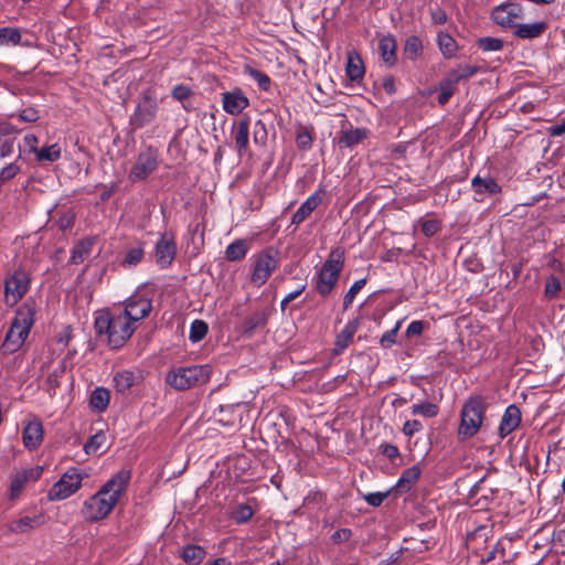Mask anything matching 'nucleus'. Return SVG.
Masks as SVG:
<instances>
[{
	"label": "nucleus",
	"instance_id": "1a4fd4ad",
	"mask_svg": "<svg viewBox=\"0 0 565 565\" xmlns=\"http://www.w3.org/2000/svg\"><path fill=\"white\" fill-rule=\"evenodd\" d=\"M159 166L158 151L152 147L141 150L129 171V180L139 182L146 180Z\"/></svg>",
	"mask_w": 565,
	"mask_h": 565
},
{
	"label": "nucleus",
	"instance_id": "052dcab7",
	"mask_svg": "<svg viewBox=\"0 0 565 565\" xmlns=\"http://www.w3.org/2000/svg\"><path fill=\"white\" fill-rule=\"evenodd\" d=\"M381 452L386 456L390 460H394L399 457V450L397 446L392 444H382L380 446Z\"/></svg>",
	"mask_w": 565,
	"mask_h": 565
},
{
	"label": "nucleus",
	"instance_id": "f257e3e1",
	"mask_svg": "<svg viewBox=\"0 0 565 565\" xmlns=\"http://www.w3.org/2000/svg\"><path fill=\"white\" fill-rule=\"evenodd\" d=\"M130 478V471L121 469L107 480L95 494L87 498L81 510L84 520L97 522L107 518L126 492Z\"/></svg>",
	"mask_w": 565,
	"mask_h": 565
},
{
	"label": "nucleus",
	"instance_id": "09e8293b",
	"mask_svg": "<svg viewBox=\"0 0 565 565\" xmlns=\"http://www.w3.org/2000/svg\"><path fill=\"white\" fill-rule=\"evenodd\" d=\"M455 83H450V79L446 76L445 79L440 83V93L438 96V103L444 105L446 104L450 97L455 93Z\"/></svg>",
	"mask_w": 565,
	"mask_h": 565
},
{
	"label": "nucleus",
	"instance_id": "338daca9",
	"mask_svg": "<svg viewBox=\"0 0 565 565\" xmlns=\"http://www.w3.org/2000/svg\"><path fill=\"white\" fill-rule=\"evenodd\" d=\"M24 146L29 148L31 152H33L35 156L39 151L38 145V137L35 135H25L23 138Z\"/></svg>",
	"mask_w": 565,
	"mask_h": 565
},
{
	"label": "nucleus",
	"instance_id": "a19ab883",
	"mask_svg": "<svg viewBox=\"0 0 565 565\" xmlns=\"http://www.w3.org/2000/svg\"><path fill=\"white\" fill-rule=\"evenodd\" d=\"M90 244L86 242H79L74 246L71 254L72 264H81L89 255Z\"/></svg>",
	"mask_w": 565,
	"mask_h": 565
},
{
	"label": "nucleus",
	"instance_id": "e433bc0d",
	"mask_svg": "<svg viewBox=\"0 0 565 565\" xmlns=\"http://www.w3.org/2000/svg\"><path fill=\"white\" fill-rule=\"evenodd\" d=\"M423 52V42L417 35H411L406 39L404 45V54L407 58L414 61Z\"/></svg>",
	"mask_w": 565,
	"mask_h": 565
},
{
	"label": "nucleus",
	"instance_id": "473e14b6",
	"mask_svg": "<svg viewBox=\"0 0 565 565\" xmlns=\"http://www.w3.org/2000/svg\"><path fill=\"white\" fill-rule=\"evenodd\" d=\"M21 40L22 34L19 29L10 26L0 28V46L20 45Z\"/></svg>",
	"mask_w": 565,
	"mask_h": 565
},
{
	"label": "nucleus",
	"instance_id": "9d476101",
	"mask_svg": "<svg viewBox=\"0 0 565 565\" xmlns=\"http://www.w3.org/2000/svg\"><path fill=\"white\" fill-rule=\"evenodd\" d=\"M159 109L158 100L149 92L141 94L139 102L130 116V124L135 128H142L154 120Z\"/></svg>",
	"mask_w": 565,
	"mask_h": 565
},
{
	"label": "nucleus",
	"instance_id": "5701e85b",
	"mask_svg": "<svg viewBox=\"0 0 565 565\" xmlns=\"http://www.w3.org/2000/svg\"><path fill=\"white\" fill-rule=\"evenodd\" d=\"M396 40L394 35L387 34L380 39L379 41V51L381 54L382 61L387 66H393L396 63L397 56H396Z\"/></svg>",
	"mask_w": 565,
	"mask_h": 565
},
{
	"label": "nucleus",
	"instance_id": "423d86ee",
	"mask_svg": "<svg viewBox=\"0 0 565 565\" xmlns=\"http://www.w3.org/2000/svg\"><path fill=\"white\" fill-rule=\"evenodd\" d=\"M210 377L209 365L179 366L167 373L166 382L177 391H185L206 383Z\"/></svg>",
	"mask_w": 565,
	"mask_h": 565
},
{
	"label": "nucleus",
	"instance_id": "79ce46f5",
	"mask_svg": "<svg viewBox=\"0 0 565 565\" xmlns=\"http://www.w3.org/2000/svg\"><path fill=\"white\" fill-rule=\"evenodd\" d=\"M143 256H145V252H143L142 246L139 245V246L132 247L127 252L125 259L122 260V266H125V267L137 266L143 259Z\"/></svg>",
	"mask_w": 565,
	"mask_h": 565
},
{
	"label": "nucleus",
	"instance_id": "72a5a7b5",
	"mask_svg": "<svg viewBox=\"0 0 565 565\" xmlns=\"http://www.w3.org/2000/svg\"><path fill=\"white\" fill-rule=\"evenodd\" d=\"M413 415H419L426 418H434L439 414V406L430 402H420L411 406Z\"/></svg>",
	"mask_w": 565,
	"mask_h": 565
},
{
	"label": "nucleus",
	"instance_id": "393cba45",
	"mask_svg": "<svg viewBox=\"0 0 565 565\" xmlns=\"http://www.w3.org/2000/svg\"><path fill=\"white\" fill-rule=\"evenodd\" d=\"M366 128H350L342 130L339 136V145L341 148H353L369 137Z\"/></svg>",
	"mask_w": 565,
	"mask_h": 565
},
{
	"label": "nucleus",
	"instance_id": "9b49d317",
	"mask_svg": "<svg viewBox=\"0 0 565 565\" xmlns=\"http://www.w3.org/2000/svg\"><path fill=\"white\" fill-rule=\"evenodd\" d=\"M121 315L126 316L137 326V322L147 318L152 310V301L141 295H132L124 302L122 307L117 308Z\"/></svg>",
	"mask_w": 565,
	"mask_h": 565
},
{
	"label": "nucleus",
	"instance_id": "cd10ccee",
	"mask_svg": "<svg viewBox=\"0 0 565 565\" xmlns=\"http://www.w3.org/2000/svg\"><path fill=\"white\" fill-rule=\"evenodd\" d=\"M479 72H481V68L477 65L460 64L457 67L450 70L447 74V77L450 79V83H455L457 85L460 81L472 77Z\"/></svg>",
	"mask_w": 565,
	"mask_h": 565
},
{
	"label": "nucleus",
	"instance_id": "7c9ffc66",
	"mask_svg": "<svg viewBox=\"0 0 565 565\" xmlns=\"http://www.w3.org/2000/svg\"><path fill=\"white\" fill-rule=\"evenodd\" d=\"M110 399V393L107 388L96 387L90 395V406L97 412H104Z\"/></svg>",
	"mask_w": 565,
	"mask_h": 565
},
{
	"label": "nucleus",
	"instance_id": "0e129e2a",
	"mask_svg": "<svg viewBox=\"0 0 565 565\" xmlns=\"http://www.w3.org/2000/svg\"><path fill=\"white\" fill-rule=\"evenodd\" d=\"M431 21L435 24H444L447 22V13L440 8H436L430 12Z\"/></svg>",
	"mask_w": 565,
	"mask_h": 565
},
{
	"label": "nucleus",
	"instance_id": "69168bd1",
	"mask_svg": "<svg viewBox=\"0 0 565 565\" xmlns=\"http://www.w3.org/2000/svg\"><path fill=\"white\" fill-rule=\"evenodd\" d=\"M351 535L352 531L350 529H340L335 531L331 537L335 543H341L348 541Z\"/></svg>",
	"mask_w": 565,
	"mask_h": 565
},
{
	"label": "nucleus",
	"instance_id": "f03ea898",
	"mask_svg": "<svg viewBox=\"0 0 565 565\" xmlns=\"http://www.w3.org/2000/svg\"><path fill=\"white\" fill-rule=\"evenodd\" d=\"M94 328L96 334L104 338L110 348L120 349L131 338L137 326L116 308L98 312Z\"/></svg>",
	"mask_w": 565,
	"mask_h": 565
},
{
	"label": "nucleus",
	"instance_id": "dca6fc26",
	"mask_svg": "<svg viewBox=\"0 0 565 565\" xmlns=\"http://www.w3.org/2000/svg\"><path fill=\"white\" fill-rule=\"evenodd\" d=\"M222 106L225 113L238 115L249 106V100L242 89L235 88L222 94Z\"/></svg>",
	"mask_w": 565,
	"mask_h": 565
},
{
	"label": "nucleus",
	"instance_id": "a18cd8bd",
	"mask_svg": "<svg viewBox=\"0 0 565 565\" xmlns=\"http://www.w3.org/2000/svg\"><path fill=\"white\" fill-rule=\"evenodd\" d=\"M253 509L248 504H239L232 512V519L238 523H246L253 516Z\"/></svg>",
	"mask_w": 565,
	"mask_h": 565
},
{
	"label": "nucleus",
	"instance_id": "c03bdc74",
	"mask_svg": "<svg viewBox=\"0 0 565 565\" xmlns=\"http://www.w3.org/2000/svg\"><path fill=\"white\" fill-rule=\"evenodd\" d=\"M402 322H403L402 320H398L395 323L394 328H392L391 330H388L382 334V337L380 339V345L383 349H390L396 343V337H397V333L402 326Z\"/></svg>",
	"mask_w": 565,
	"mask_h": 565
},
{
	"label": "nucleus",
	"instance_id": "e2e57ef3",
	"mask_svg": "<svg viewBox=\"0 0 565 565\" xmlns=\"http://www.w3.org/2000/svg\"><path fill=\"white\" fill-rule=\"evenodd\" d=\"M424 330V322L419 320L412 321L406 329V337L419 335Z\"/></svg>",
	"mask_w": 565,
	"mask_h": 565
},
{
	"label": "nucleus",
	"instance_id": "4be33fe9",
	"mask_svg": "<svg viewBox=\"0 0 565 565\" xmlns=\"http://www.w3.org/2000/svg\"><path fill=\"white\" fill-rule=\"evenodd\" d=\"M548 24L545 21L519 23L515 25L513 35L521 40H534L541 38L546 32Z\"/></svg>",
	"mask_w": 565,
	"mask_h": 565
},
{
	"label": "nucleus",
	"instance_id": "774afa93",
	"mask_svg": "<svg viewBox=\"0 0 565 565\" xmlns=\"http://www.w3.org/2000/svg\"><path fill=\"white\" fill-rule=\"evenodd\" d=\"M547 131L552 137L563 136L565 134V118H562L558 124L548 127Z\"/></svg>",
	"mask_w": 565,
	"mask_h": 565
},
{
	"label": "nucleus",
	"instance_id": "c756f323",
	"mask_svg": "<svg viewBox=\"0 0 565 565\" xmlns=\"http://www.w3.org/2000/svg\"><path fill=\"white\" fill-rule=\"evenodd\" d=\"M248 253V244L245 239L232 242L225 249V258L230 262H238Z\"/></svg>",
	"mask_w": 565,
	"mask_h": 565
},
{
	"label": "nucleus",
	"instance_id": "4c0bfd02",
	"mask_svg": "<svg viewBox=\"0 0 565 565\" xmlns=\"http://www.w3.org/2000/svg\"><path fill=\"white\" fill-rule=\"evenodd\" d=\"M245 73L257 83L258 87L262 90L267 92L269 89L271 81L266 73L256 70L252 66H246Z\"/></svg>",
	"mask_w": 565,
	"mask_h": 565
},
{
	"label": "nucleus",
	"instance_id": "49530a36",
	"mask_svg": "<svg viewBox=\"0 0 565 565\" xmlns=\"http://www.w3.org/2000/svg\"><path fill=\"white\" fill-rule=\"evenodd\" d=\"M561 291V280L555 276L551 275L546 278L544 287V296L547 299H554Z\"/></svg>",
	"mask_w": 565,
	"mask_h": 565
},
{
	"label": "nucleus",
	"instance_id": "58836bf2",
	"mask_svg": "<svg viewBox=\"0 0 565 565\" xmlns=\"http://www.w3.org/2000/svg\"><path fill=\"white\" fill-rule=\"evenodd\" d=\"M106 435L103 431L96 433L95 435L90 436L83 447L85 454L93 455L97 452L104 445Z\"/></svg>",
	"mask_w": 565,
	"mask_h": 565
},
{
	"label": "nucleus",
	"instance_id": "ea45409f",
	"mask_svg": "<svg viewBox=\"0 0 565 565\" xmlns=\"http://www.w3.org/2000/svg\"><path fill=\"white\" fill-rule=\"evenodd\" d=\"M207 324L203 320L196 319L190 326L189 339L192 342L201 341L207 333Z\"/></svg>",
	"mask_w": 565,
	"mask_h": 565
},
{
	"label": "nucleus",
	"instance_id": "f3484780",
	"mask_svg": "<svg viewBox=\"0 0 565 565\" xmlns=\"http://www.w3.org/2000/svg\"><path fill=\"white\" fill-rule=\"evenodd\" d=\"M44 429L40 419L32 418L29 420L22 431V443L29 450H35L43 441Z\"/></svg>",
	"mask_w": 565,
	"mask_h": 565
},
{
	"label": "nucleus",
	"instance_id": "bf43d9fd",
	"mask_svg": "<svg viewBox=\"0 0 565 565\" xmlns=\"http://www.w3.org/2000/svg\"><path fill=\"white\" fill-rule=\"evenodd\" d=\"M19 118L20 120L25 122H35L40 118V116L39 111L35 108L28 107L20 113Z\"/></svg>",
	"mask_w": 565,
	"mask_h": 565
},
{
	"label": "nucleus",
	"instance_id": "2eb2a0df",
	"mask_svg": "<svg viewBox=\"0 0 565 565\" xmlns=\"http://www.w3.org/2000/svg\"><path fill=\"white\" fill-rule=\"evenodd\" d=\"M326 192V188L323 185H319L318 189L294 213L291 223L296 225L302 223L321 204Z\"/></svg>",
	"mask_w": 565,
	"mask_h": 565
},
{
	"label": "nucleus",
	"instance_id": "6ab92c4d",
	"mask_svg": "<svg viewBox=\"0 0 565 565\" xmlns=\"http://www.w3.org/2000/svg\"><path fill=\"white\" fill-rule=\"evenodd\" d=\"M521 416V411L516 405L511 404L505 408L498 430L501 439L505 438L520 426Z\"/></svg>",
	"mask_w": 565,
	"mask_h": 565
},
{
	"label": "nucleus",
	"instance_id": "680f3d73",
	"mask_svg": "<svg viewBox=\"0 0 565 565\" xmlns=\"http://www.w3.org/2000/svg\"><path fill=\"white\" fill-rule=\"evenodd\" d=\"M42 472L43 468L40 466L20 471V473L25 477L26 482H29L30 480L36 481L42 476Z\"/></svg>",
	"mask_w": 565,
	"mask_h": 565
},
{
	"label": "nucleus",
	"instance_id": "13d9d810",
	"mask_svg": "<svg viewBox=\"0 0 565 565\" xmlns=\"http://www.w3.org/2000/svg\"><path fill=\"white\" fill-rule=\"evenodd\" d=\"M20 171V168L14 164V163H10L6 167H3L1 170H0V181H6V180H10L12 178H14Z\"/></svg>",
	"mask_w": 565,
	"mask_h": 565
},
{
	"label": "nucleus",
	"instance_id": "f704fd0d",
	"mask_svg": "<svg viewBox=\"0 0 565 565\" xmlns=\"http://www.w3.org/2000/svg\"><path fill=\"white\" fill-rule=\"evenodd\" d=\"M356 332V323L349 322L344 326L341 332L338 334L335 340V347L339 351H343L348 348Z\"/></svg>",
	"mask_w": 565,
	"mask_h": 565
},
{
	"label": "nucleus",
	"instance_id": "a878e982",
	"mask_svg": "<svg viewBox=\"0 0 565 565\" xmlns=\"http://www.w3.org/2000/svg\"><path fill=\"white\" fill-rule=\"evenodd\" d=\"M345 72L347 76L353 82H359L363 78L365 68L362 57L358 52L350 51L348 53Z\"/></svg>",
	"mask_w": 565,
	"mask_h": 565
},
{
	"label": "nucleus",
	"instance_id": "7ed1b4c3",
	"mask_svg": "<svg viewBox=\"0 0 565 565\" xmlns=\"http://www.w3.org/2000/svg\"><path fill=\"white\" fill-rule=\"evenodd\" d=\"M487 407V402L481 395H471L467 398L460 411L457 431L460 440H467L478 434L483 424Z\"/></svg>",
	"mask_w": 565,
	"mask_h": 565
},
{
	"label": "nucleus",
	"instance_id": "c85d7f7f",
	"mask_svg": "<svg viewBox=\"0 0 565 565\" xmlns=\"http://www.w3.org/2000/svg\"><path fill=\"white\" fill-rule=\"evenodd\" d=\"M437 45L445 58L454 57L458 51L456 40L445 32H439L437 34Z\"/></svg>",
	"mask_w": 565,
	"mask_h": 565
},
{
	"label": "nucleus",
	"instance_id": "6e6d98bb",
	"mask_svg": "<svg viewBox=\"0 0 565 565\" xmlns=\"http://www.w3.org/2000/svg\"><path fill=\"white\" fill-rule=\"evenodd\" d=\"M296 141H297L298 148L306 150L311 147L312 137L307 129H301L297 132Z\"/></svg>",
	"mask_w": 565,
	"mask_h": 565
},
{
	"label": "nucleus",
	"instance_id": "aec40b11",
	"mask_svg": "<svg viewBox=\"0 0 565 565\" xmlns=\"http://www.w3.org/2000/svg\"><path fill=\"white\" fill-rule=\"evenodd\" d=\"M232 136L235 149L239 157H243L248 149L249 141V119L244 118L232 127Z\"/></svg>",
	"mask_w": 565,
	"mask_h": 565
},
{
	"label": "nucleus",
	"instance_id": "39448f33",
	"mask_svg": "<svg viewBox=\"0 0 565 565\" xmlns=\"http://www.w3.org/2000/svg\"><path fill=\"white\" fill-rule=\"evenodd\" d=\"M344 265V252L332 249L313 278L315 288L321 297L329 296L335 287Z\"/></svg>",
	"mask_w": 565,
	"mask_h": 565
},
{
	"label": "nucleus",
	"instance_id": "412c9836",
	"mask_svg": "<svg viewBox=\"0 0 565 565\" xmlns=\"http://www.w3.org/2000/svg\"><path fill=\"white\" fill-rule=\"evenodd\" d=\"M422 475V469L418 465H414L407 469H405L396 481L395 486L392 487V490L396 494H403L408 492L413 486L419 480Z\"/></svg>",
	"mask_w": 565,
	"mask_h": 565
},
{
	"label": "nucleus",
	"instance_id": "4d7b16f0",
	"mask_svg": "<svg viewBox=\"0 0 565 565\" xmlns=\"http://www.w3.org/2000/svg\"><path fill=\"white\" fill-rule=\"evenodd\" d=\"M439 230L440 224L437 220H425L422 222V232L427 237L434 236Z\"/></svg>",
	"mask_w": 565,
	"mask_h": 565
},
{
	"label": "nucleus",
	"instance_id": "de8ad7c7",
	"mask_svg": "<svg viewBox=\"0 0 565 565\" xmlns=\"http://www.w3.org/2000/svg\"><path fill=\"white\" fill-rule=\"evenodd\" d=\"M366 278L355 280L343 298V309L347 310L353 302L356 294L365 286Z\"/></svg>",
	"mask_w": 565,
	"mask_h": 565
},
{
	"label": "nucleus",
	"instance_id": "bb28decb",
	"mask_svg": "<svg viewBox=\"0 0 565 565\" xmlns=\"http://www.w3.org/2000/svg\"><path fill=\"white\" fill-rule=\"evenodd\" d=\"M113 383L118 393L125 394L137 383V375L130 370H122L114 375Z\"/></svg>",
	"mask_w": 565,
	"mask_h": 565
},
{
	"label": "nucleus",
	"instance_id": "ddd939ff",
	"mask_svg": "<svg viewBox=\"0 0 565 565\" xmlns=\"http://www.w3.org/2000/svg\"><path fill=\"white\" fill-rule=\"evenodd\" d=\"M30 279L25 271H14L4 284V300L8 306L17 305L29 289Z\"/></svg>",
	"mask_w": 565,
	"mask_h": 565
},
{
	"label": "nucleus",
	"instance_id": "603ef678",
	"mask_svg": "<svg viewBox=\"0 0 565 565\" xmlns=\"http://www.w3.org/2000/svg\"><path fill=\"white\" fill-rule=\"evenodd\" d=\"M25 484V477L20 472H17L10 483L11 498L18 497L24 489Z\"/></svg>",
	"mask_w": 565,
	"mask_h": 565
},
{
	"label": "nucleus",
	"instance_id": "0eeeda50",
	"mask_svg": "<svg viewBox=\"0 0 565 565\" xmlns=\"http://www.w3.org/2000/svg\"><path fill=\"white\" fill-rule=\"evenodd\" d=\"M88 473L77 467H70L61 478L50 488L47 499L50 501H62L75 494Z\"/></svg>",
	"mask_w": 565,
	"mask_h": 565
},
{
	"label": "nucleus",
	"instance_id": "37998d69",
	"mask_svg": "<svg viewBox=\"0 0 565 565\" xmlns=\"http://www.w3.org/2000/svg\"><path fill=\"white\" fill-rule=\"evenodd\" d=\"M478 47L484 52H498L503 49V41L498 38H480L477 42Z\"/></svg>",
	"mask_w": 565,
	"mask_h": 565
},
{
	"label": "nucleus",
	"instance_id": "864d4df0",
	"mask_svg": "<svg viewBox=\"0 0 565 565\" xmlns=\"http://www.w3.org/2000/svg\"><path fill=\"white\" fill-rule=\"evenodd\" d=\"M74 221V212L72 210H67L60 215L58 220L56 221V224L61 231H66L73 226Z\"/></svg>",
	"mask_w": 565,
	"mask_h": 565
},
{
	"label": "nucleus",
	"instance_id": "20e7f679",
	"mask_svg": "<svg viewBox=\"0 0 565 565\" xmlns=\"http://www.w3.org/2000/svg\"><path fill=\"white\" fill-rule=\"evenodd\" d=\"M33 323L34 309L31 305L24 303L15 312L2 343L3 350L8 353L18 351L26 340Z\"/></svg>",
	"mask_w": 565,
	"mask_h": 565
},
{
	"label": "nucleus",
	"instance_id": "3c124183",
	"mask_svg": "<svg viewBox=\"0 0 565 565\" xmlns=\"http://www.w3.org/2000/svg\"><path fill=\"white\" fill-rule=\"evenodd\" d=\"M192 94H193V92L190 88V86L184 85V84H178L171 90V96L175 100L181 102V103L186 100Z\"/></svg>",
	"mask_w": 565,
	"mask_h": 565
},
{
	"label": "nucleus",
	"instance_id": "2f4dec72",
	"mask_svg": "<svg viewBox=\"0 0 565 565\" xmlns=\"http://www.w3.org/2000/svg\"><path fill=\"white\" fill-rule=\"evenodd\" d=\"M182 559L190 565H199L205 557V550L199 545H186L181 553Z\"/></svg>",
	"mask_w": 565,
	"mask_h": 565
},
{
	"label": "nucleus",
	"instance_id": "5fc2aeb1",
	"mask_svg": "<svg viewBox=\"0 0 565 565\" xmlns=\"http://www.w3.org/2000/svg\"><path fill=\"white\" fill-rule=\"evenodd\" d=\"M423 430V425L417 419L406 420L403 425L402 431L408 438L413 437L416 433Z\"/></svg>",
	"mask_w": 565,
	"mask_h": 565
},
{
	"label": "nucleus",
	"instance_id": "b1692460",
	"mask_svg": "<svg viewBox=\"0 0 565 565\" xmlns=\"http://www.w3.org/2000/svg\"><path fill=\"white\" fill-rule=\"evenodd\" d=\"M43 524V516L41 514L34 516H23L8 523L7 527L10 533L22 534L26 533Z\"/></svg>",
	"mask_w": 565,
	"mask_h": 565
},
{
	"label": "nucleus",
	"instance_id": "f8f14e48",
	"mask_svg": "<svg viewBox=\"0 0 565 565\" xmlns=\"http://www.w3.org/2000/svg\"><path fill=\"white\" fill-rule=\"evenodd\" d=\"M491 18L501 28L515 29L523 18V7L515 2L499 4L492 10Z\"/></svg>",
	"mask_w": 565,
	"mask_h": 565
},
{
	"label": "nucleus",
	"instance_id": "6e6552de",
	"mask_svg": "<svg viewBox=\"0 0 565 565\" xmlns=\"http://www.w3.org/2000/svg\"><path fill=\"white\" fill-rule=\"evenodd\" d=\"M277 255L278 253L275 249L267 248L250 258L253 262L250 280L254 285L260 287L267 282L278 267L279 260Z\"/></svg>",
	"mask_w": 565,
	"mask_h": 565
},
{
	"label": "nucleus",
	"instance_id": "c9c22d12",
	"mask_svg": "<svg viewBox=\"0 0 565 565\" xmlns=\"http://www.w3.org/2000/svg\"><path fill=\"white\" fill-rule=\"evenodd\" d=\"M62 149L58 143L42 147L36 153L38 161L55 162L61 158Z\"/></svg>",
	"mask_w": 565,
	"mask_h": 565
},
{
	"label": "nucleus",
	"instance_id": "a211bd4d",
	"mask_svg": "<svg viewBox=\"0 0 565 565\" xmlns=\"http://www.w3.org/2000/svg\"><path fill=\"white\" fill-rule=\"evenodd\" d=\"M471 186L475 192V200L477 202H482L487 196H492L499 194L501 192L500 184L492 178H481L480 175H476L471 180Z\"/></svg>",
	"mask_w": 565,
	"mask_h": 565
},
{
	"label": "nucleus",
	"instance_id": "8fccbe9b",
	"mask_svg": "<svg viewBox=\"0 0 565 565\" xmlns=\"http://www.w3.org/2000/svg\"><path fill=\"white\" fill-rule=\"evenodd\" d=\"M391 492H393L392 488L390 490H387V491H384V492H381V491L369 492L366 494H363V499L365 500V502L369 505L377 508L391 494Z\"/></svg>",
	"mask_w": 565,
	"mask_h": 565
},
{
	"label": "nucleus",
	"instance_id": "4468645a",
	"mask_svg": "<svg viewBox=\"0 0 565 565\" xmlns=\"http://www.w3.org/2000/svg\"><path fill=\"white\" fill-rule=\"evenodd\" d=\"M177 255V243L172 235L163 234L154 248L156 262L161 268L169 267Z\"/></svg>",
	"mask_w": 565,
	"mask_h": 565
}]
</instances>
